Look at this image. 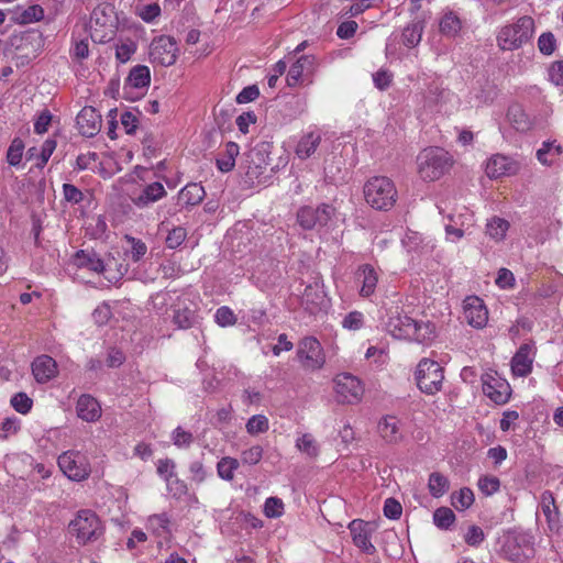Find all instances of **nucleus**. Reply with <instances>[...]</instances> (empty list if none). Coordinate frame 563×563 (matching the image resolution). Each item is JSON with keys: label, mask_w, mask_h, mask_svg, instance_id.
I'll list each match as a JSON object with an SVG mask.
<instances>
[{"label": "nucleus", "mask_w": 563, "mask_h": 563, "mask_svg": "<svg viewBox=\"0 0 563 563\" xmlns=\"http://www.w3.org/2000/svg\"><path fill=\"white\" fill-rule=\"evenodd\" d=\"M386 331L396 339L411 340L427 344L435 338V325L430 322H419L404 314L399 307H390L386 312Z\"/></svg>", "instance_id": "obj_1"}, {"label": "nucleus", "mask_w": 563, "mask_h": 563, "mask_svg": "<svg viewBox=\"0 0 563 563\" xmlns=\"http://www.w3.org/2000/svg\"><path fill=\"white\" fill-rule=\"evenodd\" d=\"M272 148V143L258 142L243 154L241 169L244 172L243 183L247 187L264 185L271 178Z\"/></svg>", "instance_id": "obj_2"}, {"label": "nucleus", "mask_w": 563, "mask_h": 563, "mask_svg": "<svg viewBox=\"0 0 563 563\" xmlns=\"http://www.w3.org/2000/svg\"><path fill=\"white\" fill-rule=\"evenodd\" d=\"M363 192L366 203L378 211L390 210L398 197L394 181L386 176L369 178L364 185Z\"/></svg>", "instance_id": "obj_3"}, {"label": "nucleus", "mask_w": 563, "mask_h": 563, "mask_svg": "<svg viewBox=\"0 0 563 563\" xmlns=\"http://www.w3.org/2000/svg\"><path fill=\"white\" fill-rule=\"evenodd\" d=\"M418 173L423 180L440 179L453 165L452 156L441 147H428L417 157Z\"/></svg>", "instance_id": "obj_4"}, {"label": "nucleus", "mask_w": 563, "mask_h": 563, "mask_svg": "<svg viewBox=\"0 0 563 563\" xmlns=\"http://www.w3.org/2000/svg\"><path fill=\"white\" fill-rule=\"evenodd\" d=\"M534 32V21L523 15L515 23L505 25L497 34L498 47L503 51H515L530 41Z\"/></svg>", "instance_id": "obj_5"}, {"label": "nucleus", "mask_w": 563, "mask_h": 563, "mask_svg": "<svg viewBox=\"0 0 563 563\" xmlns=\"http://www.w3.org/2000/svg\"><path fill=\"white\" fill-rule=\"evenodd\" d=\"M69 531L76 537L79 544L85 545L98 540L103 533V527L95 511L82 509L70 521Z\"/></svg>", "instance_id": "obj_6"}, {"label": "nucleus", "mask_w": 563, "mask_h": 563, "mask_svg": "<svg viewBox=\"0 0 563 563\" xmlns=\"http://www.w3.org/2000/svg\"><path fill=\"white\" fill-rule=\"evenodd\" d=\"M415 379L418 388L427 395H435L442 389L444 369L430 358H422L416 368Z\"/></svg>", "instance_id": "obj_7"}, {"label": "nucleus", "mask_w": 563, "mask_h": 563, "mask_svg": "<svg viewBox=\"0 0 563 563\" xmlns=\"http://www.w3.org/2000/svg\"><path fill=\"white\" fill-rule=\"evenodd\" d=\"M297 358L305 371H319L325 363L321 343L314 336H306L298 342Z\"/></svg>", "instance_id": "obj_8"}, {"label": "nucleus", "mask_w": 563, "mask_h": 563, "mask_svg": "<svg viewBox=\"0 0 563 563\" xmlns=\"http://www.w3.org/2000/svg\"><path fill=\"white\" fill-rule=\"evenodd\" d=\"M113 8L110 4L97 5L90 14L91 38L98 43L109 42L113 34Z\"/></svg>", "instance_id": "obj_9"}, {"label": "nucleus", "mask_w": 563, "mask_h": 563, "mask_svg": "<svg viewBox=\"0 0 563 563\" xmlns=\"http://www.w3.org/2000/svg\"><path fill=\"white\" fill-rule=\"evenodd\" d=\"M503 555L515 563H525L534 554L532 538L526 533L508 534L501 545Z\"/></svg>", "instance_id": "obj_10"}, {"label": "nucleus", "mask_w": 563, "mask_h": 563, "mask_svg": "<svg viewBox=\"0 0 563 563\" xmlns=\"http://www.w3.org/2000/svg\"><path fill=\"white\" fill-rule=\"evenodd\" d=\"M57 462L60 471L71 481L80 482L90 475V464L79 451L64 452Z\"/></svg>", "instance_id": "obj_11"}, {"label": "nucleus", "mask_w": 563, "mask_h": 563, "mask_svg": "<svg viewBox=\"0 0 563 563\" xmlns=\"http://www.w3.org/2000/svg\"><path fill=\"white\" fill-rule=\"evenodd\" d=\"M177 43L174 37L162 35L153 40L150 46V60L161 66H172L177 59Z\"/></svg>", "instance_id": "obj_12"}, {"label": "nucleus", "mask_w": 563, "mask_h": 563, "mask_svg": "<svg viewBox=\"0 0 563 563\" xmlns=\"http://www.w3.org/2000/svg\"><path fill=\"white\" fill-rule=\"evenodd\" d=\"M335 391L340 402L355 404L363 396L364 388L361 380L349 373L339 374L335 378Z\"/></svg>", "instance_id": "obj_13"}, {"label": "nucleus", "mask_w": 563, "mask_h": 563, "mask_svg": "<svg viewBox=\"0 0 563 563\" xmlns=\"http://www.w3.org/2000/svg\"><path fill=\"white\" fill-rule=\"evenodd\" d=\"M334 214V208L328 203H321L317 208L302 207L297 213V220L301 228L311 230L316 225L323 227L328 224Z\"/></svg>", "instance_id": "obj_14"}, {"label": "nucleus", "mask_w": 563, "mask_h": 563, "mask_svg": "<svg viewBox=\"0 0 563 563\" xmlns=\"http://www.w3.org/2000/svg\"><path fill=\"white\" fill-rule=\"evenodd\" d=\"M483 393L495 404H506L510 397V386L508 382L499 377L496 373H486L482 376Z\"/></svg>", "instance_id": "obj_15"}, {"label": "nucleus", "mask_w": 563, "mask_h": 563, "mask_svg": "<svg viewBox=\"0 0 563 563\" xmlns=\"http://www.w3.org/2000/svg\"><path fill=\"white\" fill-rule=\"evenodd\" d=\"M349 530L355 547L366 554H374L376 552L375 545L371 542L373 529L369 522L355 519L349 523Z\"/></svg>", "instance_id": "obj_16"}, {"label": "nucleus", "mask_w": 563, "mask_h": 563, "mask_svg": "<svg viewBox=\"0 0 563 563\" xmlns=\"http://www.w3.org/2000/svg\"><path fill=\"white\" fill-rule=\"evenodd\" d=\"M536 354L533 343H523L519 346L511 360V371L514 375L526 377L532 371V363Z\"/></svg>", "instance_id": "obj_17"}, {"label": "nucleus", "mask_w": 563, "mask_h": 563, "mask_svg": "<svg viewBox=\"0 0 563 563\" xmlns=\"http://www.w3.org/2000/svg\"><path fill=\"white\" fill-rule=\"evenodd\" d=\"M464 305V317L467 323L474 328H483L488 321V310L484 301L476 297H467Z\"/></svg>", "instance_id": "obj_18"}, {"label": "nucleus", "mask_w": 563, "mask_h": 563, "mask_svg": "<svg viewBox=\"0 0 563 563\" xmlns=\"http://www.w3.org/2000/svg\"><path fill=\"white\" fill-rule=\"evenodd\" d=\"M79 133L87 137L97 135L101 129V115L93 107H85L76 118Z\"/></svg>", "instance_id": "obj_19"}, {"label": "nucleus", "mask_w": 563, "mask_h": 563, "mask_svg": "<svg viewBox=\"0 0 563 563\" xmlns=\"http://www.w3.org/2000/svg\"><path fill=\"white\" fill-rule=\"evenodd\" d=\"M518 169L515 161L500 154L493 155L486 163V175L490 179L515 175Z\"/></svg>", "instance_id": "obj_20"}, {"label": "nucleus", "mask_w": 563, "mask_h": 563, "mask_svg": "<svg viewBox=\"0 0 563 563\" xmlns=\"http://www.w3.org/2000/svg\"><path fill=\"white\" fill-rule=\"evenodd\" d=\"M31 367L35 380L40 384L49 382L58 373L56 361L46 354L35 357Z\"/></svg>", "instance_id": "obj_21"}, {"label": "nucleus", "mask_w": 563, "mask_h": 563, "mask_svg": "<svg viewBox=\"0 0 563 563\" xmlns=\"http://www.w3.org/2000/svg\"><path fill=\"white\" fill-rule=\"evenodd\" d=\"M356 279L361 283L360 295L362 297L367 298L375 292L378 274L372 265H361L356 272Z\"/></svg>", "instance_id": "obj_22"}, {"label": "nucleus", "mask_w": 563, "mask_h": 563, "mask_svg": "<svg viewBox=\"0 0 563 563\" xmlns=\"http://www.w3.org/2000/svg\"><path fill=\"white\" fill-rule=\"evenodd\" d=\"M77 416L87 421L93 422L101 417L99 402L90 395H81L76 405Z\"/></svg>", "instance_id": "obj_23"}, {"label": "nucleus", "mask_w": 563, "mask_h": 563, "mask_svg": "<svg viewBox=\"0 0 563 563\" xmlns=\"http://www.w3.org/2000/svg\"><path fill=\"white\" fill-rule=\"evenodd\" d=\"M165 195L166 190L164 186L161 183L155 181L145 186L137 197L132 198V202L137 208H146L151 203L165 197Z\"/></svg>", "instance_id": "obj_24"}, {"label": "nucleus", "mask_w": 563, "mask_h": 563, "mask_svg": "<svg viewBox=\"0 0 563 563\" xmlns=\"http://www.w3.org/2000/svg\"><path fill=\"white\" fill-rule=\"evenodd\" d=\"M73 261L79 268H87L95 273H103L106 271L103 261L95 251L80 250L76 252Z\"/></svg>", "instance_id": "obj_25"}, {"label": "nucleus", "mask_w": 563, "mask_h": 563, "mask_svg": "<svg viewBox=\"0 0 563 563\" xmlns=\"http://www.w3.org/2000/svg\"><path fill=\"white\" fill-rule=\"evenodd\" d=\"M314 57L311 55L300 56L296 63H294L287 74L288 86H296L305 73L310 74L313 69Z\"/></svg>", "instance_id": "obj_26"}, {"label": "nucleus", "mask_w": 563, "mask_h": 563, "mask_svg": "<svg viewBox=\"0 0 563 563\" xmlns=\"http://www.w3.org/2000/svg\"><path fill=\"white\" fill-rule=\"evenodd\" d=\"M205 189L201 185L192 183L185 186L177 195L176 206L189 207L200 203L205 198Z\"/></svg>", "instance_id": "obj_27"}, {"label": "nucleus", "mask_w": 563, "mask_h": 563, "mask_svg": "<svg viewBox=\"0 0 563 563\" xmlns=\"http://www.w3.org/2000/svg\"><path fill=\"white\" fill-rule=\"evenodd\" d=\"M150 82H151L150 68L145 65H136L130 70L129 76L125 79L123 90L125 93H128L129 89L145 88V87L150 86Z\"/></svg>", "instance_id": "obj_28"}, {"label": "nucleus", "mask_w": 563, "mask_h": 563, "mask_svg": "<svg viewBox=\"0 0 563 563\" xmlns=\"http://www.w3.org/2000/svg\"><path fill=\"white\" fill-rule=\"evenodd\" d=\"M378 432L386 443L396 444L402 439L399 420L395 416H387L378 423Z\"/></svg>", "instance_id": "obj_29"}, {"label": "nucleus", "mask_w": 563, "mask_h": 563, "mask_svg": "<svg viewBox=\"0 0 563 563\" xmlns=\"http://www.w3.org/2000/svg\"><path fill=\"white\" fill-rule=\"evenodd\" d=\"M541 510L548 521L549 528L551 530L558 528L559 523V508L555 505V499L550 490H544L541 494L540 501Z\"/></svg>", "instance_id": "obj_30"}, {"label": "nucleus", "mask_w": 563, "mask_h": 563, "mask_svg": "<svg viewBox=\"0 0 563 563\" xmlns=\"http://www.w3.org/2000/svg\"><path fill=\"white\" fill-rule=\"evenodd\" d=\"M239 154V145L234 142H228L224 151L216 159L217 168L222 173L231 172L235 166V158Z\"/></svg>", "instance_id": "obj_31"}, {"label": "nucleus", "mask_w": 563, "mask_h": 563, "mask_svg": "<svg viewBox=\"0 0 563 563\" xmlns=\"http://www.w3.org/2000/svg\"><path fill=\"white\" fill-rule=\"evenodd\" d=\"M321 142V134L319 132H309L305 134L296 146V155L300 159L310 157L317 150Z\"/></svg>", "instance_id": "obj_32"}, {"label": "nucleus", "mask_w": 563, "mask_h": 563, "mask_svg": "<svg viewBox=\"0 0 563 563\" xmlns=\"http://www.w3.org/2000/svg\"><path fill=\"white\" fill-rule=\"evenodd\" d=\"M173 322L179 329H189L196 322L195 311L188 308L185 303L177 302L174 305Z\"/></svg>", "instance_id": "obj_33"}, {"label": "nucleus", "mask_w": 563, "mask_h": 563, "mask_svg": "<svg viewBox=\"0 0 563 563\" xmlns=\"http://www.w3.org/2000/svg\"><path fill=\"white\" fill-rule=\"evenodd\" d=\"M461 29V20L453 11L445 12L439 22V31L446 37H455Z\"/></svg>", "instance_id": "obj_34"}, {"label": "nucleus", "mask_w": 563, "mask_h": 563, "mask_svg": "<svg viewBox=\"0 0 563 563\" xmlns=\"http://www.w3.org/2000/svg\"><path fill=\"white\" fill-rule=\"evenodd\" d=\"M562 153V146L560 144H555V141L544 142L542 147L537 151V158L541 164L550 166L561 156Z\"/></svg>", "instance_id": "obj_35"}, {"label": "nucleus", "mask_w": 563, "mask_h": 563, "mask_svg": "<svg viewBox=\"0 0 563 563\" xmlns=\"http://www.w3.org/2000/svg\"><path fill=\"white\" fill-rule=\"evenodd\" d=\"M424 24L422 21H413L409 23L402 31V43L408 47L417 46L422 37Z\"/></svg>", "instance_id": "obj_36"}, {"label": "nucleus", "mask_w": 563, "mask_h": 563, "mask_svg": "<svg viewBox=\"0 0 563 563\" xmlns=\"http://www.w3.org/2000/svg\"><path fill=\"white\" fill-rule=\"evenodd\" d=\"M452 506L459 510L464 511L474 504V493L468 487H463L451 495Z\"/></svg>", "instance_id": "obj_37"}, {"label": "nucleus", "mask_w": 563, "mask_h": 563, "mask_svg": "<svg viewBox=\"0 0 563 563\" xmlns=\"http://www.w3.org/2000/svg\"><path fill=\"white\" fill-rule=\"evenodd\" d=\"M509 229V222L503 218L494 217L486 224V233L495 241H501Z\"/></svg>", "instance_id": "obj_38"}, {"label": "nucleus", "mask_w": 563, "mask_h": 563, "mask_svg": "<svg viewBox=\"0 0 563 563\" xmlns=\"http://www.w3.org/2000/svg\"><path fill=\"white\" fill-rule=\"evenodd\" d=\"M430 494L438 498L443 496L450 488L449 479L441 473L434 472L429 476L428 483Z\"/></svg>", "instance_id": "obj_39"}, {"label": "nucleus", "mask_w": 563, "mask_h": 563, "mask_svg": "<svg viewBox=\"0 0 563 563\" xmlns=\"http://www.w3.org/2000/svg\"><path fill=\"white\" fill-rule=\"evenodd\" d=\"M240 463L236 459L224 456L217 463V473L224 481H232L234 472L239 468Z\"/></svg>", "instance_id": "obj_40"}, {"label": "nucleus", "mask_w": 563, "mask_h": 563, "mask_svg": "<svg viewBox=\"0 0 563 563\" xmlns=\"http://www.w3.org/2000/svg\"><path fill=\"white\" fill-rule=\"evenodd\" d=\"M434 525L443 530L449 529L455 521V514L448 507H440L433 512Z\"/></svg>", "instance_id": "obj_41"}, {"label": "nucleus", "mask_w": 563, "mask_h": 563, "mask_svg": "<svg viewBox=\"0 0 563 563\" xmlns=\"http://www.w3.org/2000/svg\"><path fill=\"white\" fill-rule=\"evenodd\" d=\"M296 446L309 457H317L319 455V446L310 433H305L300 437L296 442Z\"/></svg>", "instance_id": "obj_42"}, {"label": "nucleus", "mask_w": 563, "mask_h": 563, "mask_svg": "<svg viewBox=\"0 0 563 563\" xmlns=\"http://www.w3.org/2000/svg\"><path fill=\"white\" fill-rule=\"evenodd\" d=\"M477 485L482 494L485 496H492L499 490L500 481L496 476L484 475L479 477Z\"/></svg>", "instance_id": "obj_43"}, {"label": "nucleus", "mask_w": 563, "mask_h": 563, "mask_svg": "<svg viewBox=\"0 0 563 563\" xmlns=\"http://www.w3.org/2000/svg\"><path fill=\"white\" fill-rule=\"evenodd\" d=\"M24 150V143L21 139L15 137L7 152V161L11 166H18L21 163Z\"/></svg>", "instance_id": "obj_44"}, {"label": "nucleus", "mask_w": 563, "mask_h": 563, "mask_svg": "<svg viewBox=\"0 0 563 563\" xmlns=\"http://www.w3.org/2000/svg\"><path fill=\"white\" fill-rule=\"evenodd\" d=\"M44 18V10L38 4H33L26 8L18 18L20 24H29L41 21Z\"/></svg>", "instance_id": "obj_45"}, {"label": "nucleus", "mask_w": 563, "mask_h": 563, "mask_svg": "<svg viewBox=\"0 0 563 563\" xmlns=\"http://www.w3.org/2000/svg\"><path fill=\"white\" fill-rule=\"evenodd\" d=\"M246 431L254 435L268 430V419L263 415L252 416L246 422Z\"/></svg>", "instance_id": "obj_46"}, {"label": "nucleus", "mask_w": 563, "mask_h": 563, "mask_svg": "<svg viewBox=\"0 0 563 563\" xmlns=\"http://www.w3.org/2000/svg\"><path fill=\"white\" fill-rule=\"evenodd\" d=\"M508 118L518 131H525L530 128L527 114L519 107H511L508 110Z\"/></svg>", "instance_id": "obj_47"}, {"label": "nucleus", "mask_w": 563, "mask_h": 563, "mask_svg": "<svg viewBox=\"0 0 563 563\" xmlns=\"http://www.w3.org/2000/svg\"><path fill=\"white\" fill-rule=\"evenodd\" d=\"M187 238V231L183 227H176L172 229L166 239L165 243L168 249L175 250L179 247Z\"/></svg>", "instance_id": "obj_48"}, {"label": "nucleus", "mask_w": 563, "mask_h": 563, "mask_svg": "<svg viewBox=\"0 0 563 563\" xmlns=\"http://www.w3.org/2000/svg\"><path fill=\"white\" fill-rule=\"evenodd\" d=\"M12 407L20 413H27L33 405V400L25 393H18L11 398Z\"/></svg>", "instance_id": "obj_49"}, {"label": "nucleus", "mask_w": 563, "mask_h": 563, "mask_svg": "<svg viewBox=\"0 0 563 563\" xmlns=\"http://www.w3.org/2000/svg\"><path fill=\"white\" fill-rule=\"evenodd\" d=\"M538 48L542 54L551 55L556 48V40L553 33H542L538 40Z\"/></svg>", "instance_id": "obj_50"}, {"label": "nucleus", "mask_w": 563, "mask_h": 563, "mask_svg": "<svg viewBox=\"0 0 563 563\" xmlns=\"http://www.w3.org/2000/svg\"><path fill=\"white\" fill-rule=\"evenodd\" d=\"M126 241L130 243L131 245V258L133 262H139L142 260V257L146 254L147 252V246L146 244L141 241L140 239H136V238H133V236H129L126 235Z\"/></svg>", "instance_id": "obj_51"}, {"label": "nucleus", "mask_w": 563, "mask_h": 563, "mask_svg": "<svg viewBox=\"0 0 563 563\" xmlns=\"http://www.w3.org/2000/svg\"><path fill=\"white\" fill-rule=\"evenodd\" d=\"M485 539L483 529L478 526L472 525L468 527L464 536V541L471 547H478Z\"/></svg>", "instance_id": "obj_52"}, {"label": "nucleus", "mask_w": 563, "mask_h": 563, "mask_svg": "<svg viewBox=\"0 0 563 563\" xmlns=\"http://www.w3.org/2000/svg\"><path fill=\"white\" fill-rule=\"evenodd\" d=\"M216 321L221 327H229L236 323L234 312L227 306L220 307L216 312Z\"/></svg>", "instance_id": "obj_53"}, {"label": "nucleus", "mask_w": 563, "mask_h": 563, "mask_svg": "<svg viewBox=\"0 0 563 563\" xmlns=\"http://www.w3.org/2000/svg\"><path fill=\"white\" fill-rule=\"evenodd\" d=\"M175 467H176V464L170 459H163V460H158V462H157V473L167 483H169L170 479L173 477H175Z\"/></svg>", "instance_id": "obj_54"}, {"label": "nucleus", "mask_w": 563, "mask_h": 563, "mask_svg": "<svg viewBox=\"0 0 563 563\" xmlns=\"http://www.w3.org/2000/svg\"><path fill=\"white\" fill-rule=\"evenodd\" d=\"M284 504L277 497H269L265 501L264 512L268 518H276L283 514Z\"/></svg>", "instance_id": "obj_55"}, {"label": "nucleus", "mask_w": 563, "mask_h": 563, "mask_svg": "<svg viewBox=\"0 0 563 563\" xmlns=\"http://www.w3.org/2000/svg\"><path fill=\"white\" fill-rule=\"evenodd\" d=\"M194 441V435L189 431H185L181 427H177L173 432V442L178 448H188Z\"/></svg>", "instance_id": "obj_56"}, {"label": "nucleus", "mask_w": 563, "mask_h": 563, "mask_svg": "<svg viewBox=\"0 0 563 563\" xmlns=\"http://www.w3.org/2000/svg\"><path fill=\"white\" fill-rule=\"evenodd\" d=\"M263 456V448L261 445H254L245 450L241 454V460L244 464L255 465Z\"/></svg>", "instance_id": "obj_57"}, {"label": "nucleus", "mask_w": 563, "mask_h": 563, "mask_svg": "<svg viewBox=\"0 0 563 563\" xmlns=\"http://www.w3.org/2000/svg\"><path fill=\"white\" fill-rule=\"evenodd\" d=\"M190 479L196 484H201L207 478V471L201 461H192L189 465Z\"/></svg>", "instance_id": "obj_58"}, {"label": "nucleus", "mask_w": 563, "mask_h": 563, "mask_svg": "<svg viewBox=\"0 0 563 563\" xmlns=\"http://www.w3.org/2000/svg\"><path fill=\"white\" fill-rule=\"evenodd\" d=\"M384 515L388 519H398L401 516L402 507L395 498H387L384 504Z\"/></svg>", "instance_id": "obj_59"}, {"label": "nucleus", "mask_w": 563, "mask_h": 563, "mask_svg": "<svg viewBox=\"0 0 563 563\" xmlns=\"http://www.w3.org/2000/svg\"><path fill=\"white\" fill-rule=\"evenodd\" d=\"M260 96V89L256 85H251L245 88H243L239 95L236 96V102L239 104L247 103L251 101H254Z\"/></svg>", "instance_id": "obj_60"}, {"label": "nucleus", "mask_w": 563, "mask_h": 563, "mask_svg": "<svg viewBox=\"0 0 563 563\" xmlns=\"http://www.w3.org/2000/svg\"><path fill=\"white\" fill-rule=\"evenodd\" d=\"M363 313L358 311H352L343 319V328L349 330H360L363 327Z\"/></svg>", "instance_id": "obj_61"}, {"label": "nucleus", "mask_w": 563, "mask_h": 563, "mask_svg": "<svg viewBox=\"0 0 563 563\" xmlns=\"http://www.w3.org/2000/svg\"><path fill=\"white\" fill-rule=\"evenodd\" d=\"M393 75L387 70H378L373 75V80L379 90H386L391 84Z\"/></svg>", "instance_id": "obj_62"}, {"label": "nucleus", "mask_w": 563, "mask_h": 563, "mask_svg": "<svg viewBox=\"0 0 563 563\" xmlns=\"http://www.w3.org/2000/svg\"><path fill=\"white\" fill-rule=\"evenodd\" d=\"M137 117L131 111H125L121 114V124L128 134H133L137 129Z\"/></svg>", "instance_id": "obj_63"}, {"label": "nucleus", "mask_w": 563, "mask_h": 563, "mask_svg": "<svg viewBox=\"0 0 563 563\" xmlns=\"http://www.w3.org/2000/svg\"><path fill=\"white\" fill-rule=\"evenodd\" d=\"M549 78L554 85L563 86V60H556L551 65Z\"/></svg>", "instance_id": "obj_64"}]
</instances>
